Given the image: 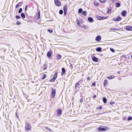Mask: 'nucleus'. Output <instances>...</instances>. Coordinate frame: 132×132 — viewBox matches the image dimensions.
<instances>
[{
    "instance_id": "nucleus-1",
    "label": "nucleus",
    "mask_w": 132,
    "mask_h": 132,
    "mask_svg": "<svg viewBox=\"0 0 132 132\" xmlns=\"http://www.w3.org/2000/svg\"><path fill=\"white\" fill-rule=\"evenodd\" d=\"M31 128V126L30 123L29 122L26 123V126L25 129L27 131H29L30 130Z\"/></svg>"
},
{
    "instance_id": "nucleus-2",
    "label": "nucleus",
    "mask_w": 132,
    "mask_h": 132,
    "mask_svg": "<svg viewBox=\"0 0 132 132\" xmlns=\"http://www.w3.org/2000/svg\"><path fill=\"white\" fill-rule=\"evenodd\" d=\"M97 130L98 131H105L106 130V129L103 126H101L97 129Z\"/></svg>"
},
{
    "instance_id": "nucleus-3",
    "label": "nucleus",
    "mask_w": 132,
    "mask_h": 132,
    "mask_svg": "<svg viewBox=\"0 0 132 132\" xmlns=\"http://www.w3.org/2000/svg\"><path fill=\"white\" fill-rule=\"evenodd\" d=\"M56 94V90L55 89H52V98H54V97L55 95Z\"/></svg>"
},
{
    "instance_id": "nucleus-4",
    "label": "nucleus",
    "mask_w": 132,
    "mask_h": 132,
    "mask_svg": "<svg viewBox=\"0 0 132 132\" xmlns=\"http://www.w3.org/2000/svg\"><path fill=\"white\" fill-rule=\"evenodd\" d=\"M108 17H102L101 16H97V18L99 20H102L104 19H106Z\"/></svg>"
},
{
    "instance_id": "nucleus-5",
    "label": "nucleus",
    "mask_w": 132,
    "mask_h": 132,
    "mask_svg": "<svg viewBox=\"0 0 132 132\" xmlns=\"http://www.w3.org/2000/svg\"><path fill=\"white\" fill-rule=\"evenodd\" d=\"M54 2L55 4L58 6H60L61 5L60 2L58 1H54Z\"/></svg>"
},
{
    "instance_id": "nucleus-6",
    "label": "nucleus",
    "mask_w": 132,
    "mask_h": 132,
    "mask_svg": "<svg viewBox=\"0 0 132 132\" xmlns=\"http://www.w3.org/2000/svg\"><path fill=\"white\" fill-rule=\"evenodd\" d=\"M121 19L122 18H121L119 16H118L117 18H114L113 19V20L115 21H120Z\"/></svg>"
},
{
    "instance_id": "nucleus-7",
    "label": "nucleus",
    "mask_w": 132,
    "mask_h": 132,
    "mask_svg": "<svg viewBox=\"0 0 132 132\" xmlns=\"http://www.w3.org/2000/svg\"><path fill=\"white\" fill-rule=\"evenodd\" d=\"M101 39V37L100 36L98 35L95 38V40L96 41L99 42L100 41Z\"/></svg>"
},
{
    "instance_id": "nucleus-8",
    "label": "nucleus",
    "mask_w": 132,
    "mask_h": 132,
    "mask_svg": "<svg viewBox=\"0 0 132 132\" xmlns=\"http://www.w3.org/2000/svg\"><path fill=\"white\" fill-rule=\"evenodd\" d=\"M62 112V111L61 109H58L57 112V113L58 114L59 116H60Z\"/></svg>"
},
{
    "instance_id": "nucleus-9",
    "label": "nucleus",
    "mask_w": 132,
    "mask_h": 132,
    "mask_svg": "<svg viewBox=\"0 0 132 132\" xmlns=\"http://www.w3.org/2000/svg\"><path fill=\"white\" fill-rule=\"evenodd\" d=\"M92 59L94 61L96 62H97L98 61V59L94 56L93 57Z\"/></svg>"
},
{
    "instance_id": "nucleus-10",
    "label": "nucleus",
    "mask_w": 132,
    "mask_h": 132,
    "mask_svg": "<svg viewBox=\"0 0 132 132\" xmlns=\"http://www.w3.org/2000/svg\"><path fill=\"white\" fill-rule=\"evenodd\" d=\"M126 29L127 30L132 31V26H128L126 27Z\"/></svg>"
},
{
    "instance_id": "nucleus-11",
    "label": "nucleus",
    "mask_w": 132,
    "mask_h": 132,
    "mask_svg": "<svg viewBox=\"0 0 132 132\" xmlns=\"http://www.w3.org/2000/svg\"><path fill=\"white\" fill-rule=\"evenodd\" d=\"M88 21L90 22H92L93 21V20L91 17H89L88 19Z\"/></svg>"
},
{
    "instance_id": "nucleus-12",
    "label": "nucleus",
    "mask_w": 132,
    "mask_h": 132,
    "mask_svg": "<svg viewBox=\"0 0 132 132\" xmlns=\"http://www.w3.org/2000/svg\"><path fill=\"white\" fill-rule=\"evenodd\" d=\"M22 2H19L18 4H17L15 6V8H18L19 6H21L22 4Z\"/></svg>"
},
{
    "instance_id": "nucleus-13",
    "label": "nucleus",
    "mask_w": 132,
    "mask_h": 132,
    "mask_svg": "<svg viewBox=\"0 0 132 132\" xmlns=\"http://www.w3.org/2000/svg\"><path fill=\"white\" fill-rule=\"evenodd\" d=\"M114 77L115 76L114 75H112L108 76L107 78L108 79H110L114 78Z\"/></svg>"
},
{
    "instance_id": "nucleus-14",
    "label": "nucleus",
    "mask_w": 132,
    "mask_h": 132,
    "mask_svg": "<svg viewBox=\"0 0 132 132\" xmlns=\"http://www.w3.org/2000/svg\"><path fill=\"white\" fill-rule=\"evenodd\" d=\"M126 13L127 12L126 11H123L121 13V15L123 16H125L126 15Z\"/></svg>"
},
{
    "instance_id": "nucleus-15",
    "label": "nucleus",
    "mask_w": 132,
    "mask_h": 132,
    "mask_svg": "<svg viewBox=\"0 0 132 132\" xmlns=\"http://www.w3.org/2000/svg\"><path fill=\"white\" fill-rule=\"evenodd\" d=\"M65 72V70L64 68H62V72L61 73V74L62 75H63L64 73Z\"/></svg>"
},
{
    "instance_id": "nucleus-16",
    "label": "nucleus",
    "mask_w": 132,
    "mask_h": 132,
    "mask_svg": "<svg viewBox=\"0 0 132 132\" xmlns=\"http://www.w3.org/2000/svg\"><path fill=\"white\" fill-rule=\"evenodd\" d=\"M96 51L98 52H100L102 51V48L100 47H98L96 48Z\"/></svg>"
},
{
    "instance_id": "nucleus-17",
    "label": "nucleus",
    "mask_w": 132,
    "mask_h": 132,
    "mask_svg": "<svg viewBox=\"0 0 132 132\" xmlns=\"http://www.w3.org/2000/svg\"><path fill=\"white\" fill-rule=\"evenodd\" d=\"M51 51L48 52L47 53V56L49 57L51 56Z\"/></svg>"
},
{
    "instance_id": "nucleus-18",
    "label": "nucleus",
    "mask_w": 132,
    "mask_h": 132,
    "mask_svg": "<svg viewBox=\"0 0 132 132\" xmlns=\"http://www.w3.org/2000/svg\"><path fill=\"white\" fill-rule=\"evenodd\" d=\"M77 23L78 26L79 27H80L81 26L80 23V22L79 21L78 19H77Z\"/></svg>"
},
{
    "instance_id": "nucleus-19",
    "label": "nucleus",
    "mask_w": 132,
    "mask_h": 132,
    "mask_svg": "<svg viewBox=\"0 0 132 132\" xmlns=\"http://www.w3.org/2000/svg\"><path fill=\"white\" fill-rule=\"evenodd\" d=\"M79 85V83H77L75 85V89H77Z\"/></svg>"
},
{
    "instance_id": "nucleus-20",
    "label": "nucleus",
    "mask_w": 132,
    "mask_h": 132,
    "mask_svg": "<svg viewBox=\"0 0 132 132\" xmlns=\"http://www.w3.org/2000/svg\"><path fill=\"white\" fill-rule=\"evenodd\" d=\"M103 101L104 103H106L107 102V99L105 97H103Z\"/></svg>"
},
{
    "instance_id": "nucleus-21",
    "label": "nucleus",
    "mask_w": 132,
    "mask_h": 132,
    "mask_svg": "<svg viewBox=\"0 0 132 132\" xmlns=\"http://www.w3.org/2000/svg\"><path fill=\"white\" fill-rule=\"evenodd\" d=\"M21 17L23 19L25 18V16L24 14V13H22L21 15Z\"/></svg>"
},
{
    "instance_id": "nucleus-22",
    "label": "nucleus",
    "mask_w": 132,
    "mask_h": 132,
    "mask_svg": "<svg viewBox=\"0 0 132 132\" xmlns=\"http://www.w3.org/2000/svg\"><path fill=\"white\" fill-rule=\"evenodd\" d=\"M81 13L82 15H84L85 16H86L87 15L86 12L85 11H82Z\"/></svg>"
},
{
    "instance_id": "nucleus-23",
    "label": "nucleus",
    "mask_w": 132,
    "mask_h": 132,
    "mask_svg": "<svg viewBox=\"0 0 132 132\" xmlns=\"http://www.w3.org/2000/svg\"><path fill=\"white\" fill-rule=\"evenodd\" d=\"M107 80H105L104 82L103 83V85L104 86H105L106 85V84L107 83Z\"/></svg>"
},
{
    "instance_id": "nucleus-24",
    "label": "nucleus",
    "mask_w": 132,
    "mask_h": 132,
    "mask_svg": "<svg viewBox=\"0 0 132 132\" xmlns=\"http://www.w3.org/2000/svg\"><path fill=\"white\" fill-rule=\"evenodd\" d=\"M116 6L117 7H119L120 5V3H117L116 4Z\"/></svg>"
},
{
    "instance_id": "nucleus-25",
    "label": "nucleus",
    "mask_w": 132,
    "mask_h": 132,
    "mask_svg": "<svg viewBox=\"0 0 132 132\" xmlns=\"http://www.w3.org/2000/svg\"><path fill=\"white\" fill-rule=\"evenodd\" d=\"M61 56L60 55H58L57 56V59L59 60L61 59Z\"/></svg>"
},
{
    "instance_id": "nucleus-26",
    "label": "nucleus",
    "mask_w": 132,
    "mask_h": 132,
    "mask_svg": "<svg viewBox=\"0 0 132 132\" xmlns=\"http://www.w3.org/2000/svg\"><path fill=\"white\" fill-rule=\"evenodd\" d=\"M67 6H65L63 7V10L64 11H67Z\"/></svg>"
},
{
    "instance_id": "nucleus-27",
    "label": "nucleus",
    "mask_w": 132,
    "mask_h": 132,
    "mask_svg": "<svg viewBox=\"0 0 132 132\" xmlns=\"http://www.w3.org/2000/svg\"><path fill=\"white\" fill-rule=\"evenodd\" d=\"M82 12V8L79 9L78 11V13H81Z\"/></svg>"
},
{
    "instance_id": "nucleus-28",
    "label": "nucleus",
    "mask_w": 132,
    "mask_h": 132,
    "mask_svg": "<svg viewBox=\"0 0 132 132\" xmlns=\"http://www.w3.org/2000/svg\"><path fill=\"white\" fill-rule=\"evenodd\" d=\"M57 72H56L55 73L54 76V77H53L56 79L57 77Z\"/></svg>"
},
{
    "instance_id": "nucleus-29",
    "label": "nucleus",
    "mask_w": 132,
    "mask_h": 132,
    "mask_svg": "<svg viewBox=\"0 0 132 132\" xmlns=\"http://www.w3.org/2000/svg\"><path fill=\"white\" fill-rule=\"evenodd\" d=\"M46 75L45 74H44L43 75V76L42 77V79H44L46 77Z\"/></svg>"
},
{
    "instance_id": "nucleus-30",
    "label": "nucleus",
    "mask_w": 132,
    "mask_h": 132,
    "mask_svg": "<svg viewBox=\"0 0 132 132\" xmlns=\"http://www.w3.org/2000/svg\"><path fill=\"white\" fill-rule=\"evenodd\" d=\"M55 79H56L55 78L53 77L50 80V81L51 82H53L55 80Z\"/></svg>"
},
{
    "instance_id": "nucleus-31",
    "label": "nucleus",
    "mask_w": 132,
    "mask_h": 132,
    "mask_svg": "<svg viewBox=\"0 0 132 132\" xmlns=\"http://www.w3.org/2000/svg\"><path fill=\"white\" fill-rule=\"evenodd\" d=\"M94 4L96 6H98L99 5V4L95 1L94 3Z\"/></svg>"
},
{
    "instance_id": "nucleus-32",
    "label": "nucleus",
    "mask_w": 132,
    "mask_h": 132,
    "mask_svg": "<svg viewBox=\"0 0 132 132\" xmlns=\"http://www.w3.org/2000/svg\"><path fill=\"white\" fill-rule=\"evenodd\" d=\"M22 11V8H20L18 11V13H21Z\"/></svg>"
},
{
    "instance_id": "nucleus-33",
    "label": "nucleus",
    "mask_w": 132,
    "mask_h": 132,
    "mask_svg": "<svg viewBox=\"0 0 132 132\" xmlns=\"http://www.w3.org/2000/svg\"><path fill=\"white\" fill-rule=\"evenodd\" d=\"M63 11L62 10H60L59 11V13L61 14H62L63 13Z\"/></svg>"
},
{
    "instance_id": "nucleus-34",
    "label": "nucleus",
    "mask_w": 132,
    "mask_h": 132,
    "mask_svg": "<svg viewBox=\"0 0 132 132\" xmlns=\"http://www.w3.org/2000/svg\"><path fill=\"white\" fill-rule=\"evenodd\" d=\"M47 31L50 33H51L53 32V31L52 30H50L49 29H48Z\"/></svg>"
},
{
    "instance_id": "nucleus-35",
    "label": "nucleus",
    "mask_w": 132,
    "mask_h": 132,
    "mask_svg": "<svg viewBox=\"0 0 132 132\" xmlns=\"http://www.w3.org/2000/svg\"><path fill=\"white\" fill-rule=\"evenodd\" d=\"M15 17L17 19H20V16L18 15H16L15 16Z\"/></svg>"
},
{
    "instance_id": "nucleus-36",
    "label": "nucleus",
    "mask_w": 132,
    "mask_h": 132,
    "mask_svg": "<svg viewBox=\"0 0 132 132\" xmlns=\"http://www.w3.org/2000/svg\"><path fill=\"white\" fill-rule=\"evenodd\" d=\"M101 3H104L105 2V0H99Z\"/></svg>"
},
{
    "instance_id": "nucleus-37",
    "label": "nucleus",
    "mask_w": 132,
    "mask_h": 132,
    "mask_svg": "<svg viewBox=\"0 0 132 132\" xmlns=\"http://www.w3.org/2000/svg\"><path fill=\"white\" fill-rule=\"evenodd\" d=\"M110 50L111 51H112L113 52H115L114 50L112 48H110Z\"/></svg>"
},
{
    "instance_id": "nucleus-38",
    "label": "nucleus",
    "mask_w": 132,
    "mask_h": 132,
    "mask_svg": "<svg viewBox=\"0 0 132 132\" xmlns=\"http://www.w3.org/2000/svg\"><path fill=\"white\" fill-rule=\"evenodd\" d=\"M82 81H83V80H82V79H81L79 81H78V83H79V84H80L82 82Z\"/></svg>"
},
{
    "instance_id": "nucleus-39",
    "label": "nucleus",
    "mask_w": 132,
    "mask_h": 132,
    "mask_svg": "<svg viewBox=\"0 0 132 132\" xmlns=\"http://www.w3.org/2000/svg\"><path fill=\"white\" fill-rule=\"evenodd\" d=\"M38 19H39V18L40 17V11L38 12Z\"/></svg>"
},
{
    "instance_id": "nucleus-40",
    "label": "nucleus",
    "mask_w": 132,
    "mask_h": 132,
    "mask_svg": "<svg viewBox=\"0 0 132 132\" xmlns=\"http://www.w3.org/2000/svg\"><path fill=\"white\" fill-rule=\"evenodd\" d=\"M132 119V117H129L128 118V120L129 121V120H130Z\"/></svg>"
},
{
    "instance_id": "nucleus-41",
    "label": "nucleus",
    "mask_w": 132,
    "mask_h": 132,
    "mask_svg": "<svg viewBox=\"0 0 132 132\" xmlns=\"http://www.w3.org/2000/svg\"><path fill=\"white\" fill-rule=\"evenodd\" d=\"M110 30H117V29L116 28L112 29V28H111L110 29Z\"/></svg>"
},
{
    "instance_id": "nucleus-42",
    "label": "nucleus",
    "mask_w": 132,
    "mask_h": 132,
    "mask_svg": "<svg viewBox=\"0 0 132 132\" xmlns=\"http://www.w3.org/2000/svg\"><path fill=\"white\" fill-rule=\"evenodd\" d=\"M46 128L47 130H48L51 131V130L48 127H47Z\"/></svg>"
},
{
    "instance_id": "nucleus-43",
    "label": "nucleus",
    "mask_w": 132,
    "mask_h": 132,
    "mask_svg": "<svg viewBox=\"0 0 132 132\" xmlns=\"http://www.w3.org/2000/svg\"><path fill=\"white\" fill-rule=\"evenodd\" d=\"M92 85L93 86H95V82H93V83H92Z\"/></svg>"
},
{
    "instance_id": "nucleus-44",
    "label": "nucleus",
    "mask_w": 132,
    "mask_h": 132,
    "mask_svg": "<svg viewBox=\"0 0 132 132\" xmlns=\"http://www.w3.org/2000/svg\"><path fill=\"white\" fill-rule=\"evenodd\" d=\"M21 24V23L19 21H18L17 22L16 24L17 25H18Z\"/></svg>"
},
{
    "instance_id": "nucleus-45",
    "label": "nucleus",
    "mask_w": 132,
    "mask_h": 132,
    "mask_svg": "<svg viewBox=\"0 0 132 132\" xmlns=\"http://www.w3.org/2000/svg\"><path fill=\"white\" fill-rule=\"evenodd\" d=\"M27 8H28V5H27L26 7H25V11H26L27 9Z\"/></svg>"
},
{
    "instance_id": "nucleus-46",
    "label": "nucleus",
    "mask_w": 132,
    "mask_h": 132,
    "mask_svg": "<svg viewBox=\"0 0 132 132\" xmlns=\"http://www.w3.org/2000/svg\"><path fill=\"white\" fill-rule=\"evenodd\" d=\"M111 11L109 9L108 11V13H111Z\"/></svg>"
},
{
    "instance_id": "nucleus-47",
    "label": "nucleus",
    "mask_w": 132,
    "mask_h": 132,
    "mask_svg": "<svg viewBox=\"0 0 132 132\" xmlns=\"http://www.w3.org/2000/svg\"><path fill=\"white\" fill-rule=\"evenodd\" d=\"M67 14V11H64V14L65 15Z\"/></svg>"
},
{
    "instance_id": "nucleus-48",
    "label": "nucleus",
    "mask_w": 132,
    "mask_h": 132,
    "mask_svg": "<svg viewBox=\"0 0 132 132\" xmlns=\"http://www.w3.org/2000/svg\"><path fill=\"white\" fill-rule=\"evenodd\" d=\"M102 108V106H100L99 108H98V109H101Z\"/></svg>"
},
{
    "instance_id": "nucleus-49",
    "label": "nucleus",
    "mask_w": 132,
    "mask_h": 132,
    "mask_svg": "<svg viewBox=\"0 0 132 132\" xmlns=\"http://www.w3.org/2000/svg\"><path fill=\"white\" fill-rule=\"evenodd\" d=\"M96 97V95H94V96L93 97V98H95Z\"/></svg>"
},
{
    "instance_id": "nucleus-50",
    "label": "nucleus",
    "mask_w": 132,
    "mask_h": 132,
    "mask_svg": "<svg viewBox=\"0 0 132 132\" xmlns=\"http://www.w3.org/2000/svg\"><path fill=\"white\" fill-rule=\"evenodd\" d=\"M87 79L88 80H90V78L89 77H88L87 78Z\"/></svg>"
},
{
    "instance_id": "nucleus-51",
    "label": "nucleus",
    "mask_w": 132,
    "mask_h": 132,
    "mask_svg": "<svg viewBox=\"0 0 132 132\" xmlns=\"http://www.w3.org/2000/svg\"><path fill=\"white\" fill-rule=\"evenodd\" d=\"M82 100H83L82 99H81L80 101V102H82Z\"/></svg>"
},
{
    "instance_id": "nucleus-52",
    "label": "nucleus",
    "mask_w": 132,
    "mask_h": 132,
    "mask_svg": "<svg viewBox=\"0 0 132 132\" xmlns=\"http://www.w3.org/2000/svg\"><path fill=\"white\" fill-rule=\"evenodd\" d=\"M83 85V87H85L86 86V85H85L84 84H83L82 85Z\"/></svg>"
},
{
    "instance_id": "nucleus-53",
    "label": "nucleus",
    "mask_w": 132,
    "mask_h": 132,
    "mask_svg": "<svg viewBox=\"0 0 132 132\" xmlns=\"http://www.w3.org/2000/svg\"><path fill=\"white\" fill-rule=\"evenodd\" d=\"M46 67H45V68H44V70H45L46 69Z\"/></svg>"
},
{
    "instance_id": "nucleus-54",
    "label": "nucleus",
    "mask_w": 132,
    "mask_h": 132,
    "mask_svg": "<svg viewBox=\"0 0 132 132\" xmlns=\"http://www.w3.org/2000/svg\"><path fill=\"white\" fill-rule=\"evenodd\" d=\"M112 104V103H110V104Z\"/></svg>"
},
{
    "instance_id": "nucleus-55",
    "label": "nucleus",
    "mask_w": 132,
    "mask_h": 132,
    "mask_svg": "<svg viewBox=\"0 0 132 132\" xmlns=\"http://www.w3.org/2000/svg\"><path fill=\"white\" fill-rule=\"evenodd\" d=\"M131 58H132V55H131Z\"/></svg>"
},
{
    "instance_id": "nucleus-56",
    "label": "nucleus",
    "mask_w": 132,
    "mask_h": 132,
    "mask_svg": "<svg viewBox=\"0 0 132 132\" xmlns=\"http://www.w3.org/2000/svg\"><path fill=\"white\" fill-rule=\"evenodd\" d=\"M119 72H118V73H119Z\"/></svg>"
},
{
    "instance_id": "nucleus-57",
    "label": "nucleus",
    "mask_w": 132,
    "mask_h": 132,
    "mask_svg": "<svg viewBox=\"0 0 132 132\" xmlns=\"http://www.w3.org/2000/svg\"><path fill=\"white\" fill-rule=\"evenodd\" d=\"M119 72H118V73H119Z\"/></svg>"
},
{
    "instance_id": "nucleus-58",
    "label": "nucleus",
    "mask_w": 132,
    "mask_h": 132,
    "mask_svg": "<svg viewBox=\"0 0 132 132\" xmlns=\"http://www.w3.org/2000/svg\"><path fill=\"white\" fill-rule=\"evenodd\" d=\"M119 72H118V73H119Z\"/></svg>"
}]
</instances>
